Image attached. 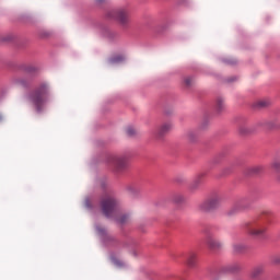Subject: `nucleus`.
<instances>
[{"instance_id": "f257e3e1", "label": "nucleus", "mask_w": 280, "mask_h": 280, "mask_svg": "<svg viewBox=\"0 0 280 280\" xmlns=\"http://www.w3.org/2000/svg\"><path fill=\"white\" fill-rule=\"evenodd\" d=\"M117 199L113 196L103 198L101 202L102 211L106 218H114L118 224H126L130 217L119 213Z\"/></svg>"}, {"instance_id": "f03ea898", "label": "nucleus", "mask_w": 280, "mask_h": 280, "mask_svg": "<svg viewBox=\"0 0 280 280\" xmlns=\"http://www.w3.org/2000/svg\"><path fill=\"white\" fill-rule=\"evenodd\" d=\"M49 95V85L40 83L35 90L27 94L26 100L34 105L36 113H43L47 97Z\"/></svg>"}, {"instance_id": "7ed1b4c3", "label": "nucleus", "mask_w": 280, "mask_h": 280, "mask_svg": "<svg viewBox=\"0 0 280 280\" xmlns=\"http://www.w3.org/2000/svg\"><path fill=\"white\" fill-rule=\"evenodd\" d=\"M247 231L249 235L261 237L266 235V231H268V221L264 217L258 215L250 223H248Z\"/></svg>"}, {"instance_id": "20e7f679", "label": "nucleus", "mask_w": 280, "mask_h": 280, "mask_svg": "<svg viewBox=\"0 0 280 280\" xmlns=\"http://www.w3.org/2000/svg\"><path fill=\"white\" fill-rule=\"evenodd\" d=\"M107 16L117 21L121 27H128L130 23V14L125 9L112 10L107 13Z\"/></svg>"}, {"instance_id": "39448f33", "label": "nucleus", "mask_w": 280, "mask_h": 280, "mask_svg": "<svg viewBox=\"0 0 280 280\" xmlns=\"http://www.w3.org/2000/svg\"><path fill=\"white\" fill-rule=\"evenodd\" d=\"M221 198L220 196H214L206 200L199 206L200 211L207 212L212 211V209H218L220 207Z\"/></svg>"}, {"instance_id": "423d86ee", "label": "nucleus", "mask_w": 280, "mask_h": 280, "mask_svg": "<svg viewBox=\"0 0 280 280\" xmlns=\"http://www.w3.org/2000/svg\"><path fill=\"white\" fill-rule=\"evenodd\" d=\"M112 165L117 172H121V170H126L128 161L126 160V158H112Z\"/></svg>"}, {"instance_id": "0eeeda50", "label": "nucleus", "mask_w": 280, "mask_h": 280, "mask_svg": "<svg viewBox=\"0 0 280 280\" xmlns=\"http://www.w3.org/2000/svg\"><path fill=\"white\" fill-rule=\"evenodd\" d=\"M206 244L211 250H220V248H222V242L215 240L211 235L207 236Z\"/></svg>"}, {"instance_id": "6e6552de", "label": "nucleus", "mask_w": 280, "mask_h": 280, "mask_svg": "<svg viewBox=\"0 0 280 280\" xmlns=\"http://www.w3.org/2000/svg\"><path fill=\"white\" fill-rule=\"evenodd\" d=\"M172 122L163 124L158 130V137H164V135H167V132L172 130Z\"/></svg>"}, {"instance_id": "1a4fd4ad", "label": "nucleus", "mask_w": 280, "mask_h": 280, "mask_svg": "<svg viewBox=\"0 0 280 280\" xmlns=\"http://www.w3.org/2000/svg\"><path fill=\"white\" fill-rule=\"evenodd\" d=\"M186 261L189 268H194V266H196V261H198V255L196 253L188 254Z\"/></svg>"}, {"instance_id": "9d476101", "label": "nucleus", "mask_w": 280, "mask_h": 280, "mask_svg": "<svg viewBox=\"0 0 280 280\" xmlns=\"http://www.w3.org/2000/svg\"><path fill=\"white\" fill-rule=\"evenodd\" d=\"M266 270V268L264 267V265H259L257 267H255L252 270V277L253 279H257V277H259L260 275H264V271Z\"/></svg>"}, {"instance_id": "9b49d317", "label": "nucleus", "mask_w": 280, "mask_h": 280, "mask_svg": "<svg viewBox=\"0 0 280 280\" xmlns=\"http://www.w3.org/2000/svg\"><path fill=\"white\" fill-rule=\"evenodd\" d=\"M215 108L218 113H222L226 108V104L224 103V100L222 97L217 98Z\"/></svg>"}, {"instance_id": "f8f14e48", "label": "nucleus", "mask_w": 280, "mask_h": 280, "mask_svg": "<svg viewBox=\"0 0 280 280\" xmlns=\"http://www.w3.org/2000/svg\"><path fill=\"white\" fill-rule=\"evenodd\" d=\"M119 62H124V56L115 55L108 59V65H117Z\"/></svg>"}, {"instance_id": "ddd939ff", "label": "nucleus", "mask_w": 280, "mask_h": 280, "mask_svg": "<svg viewBox=\"0 0 280 280\" xmlns=\"http://www.w3.org/2000/svg\"><path fill=\"white\" fill-rule=\"evenodd\" d=\"M200 183H202V175H198L195 180L190 185L191 191H196L198 187H200Z\"/></svg>"}, {"instance_id": "4468645a", "label": "nucleus", "mask_w": 280, "mask_h": 280, "mask_svg": "<svg viewBox=\"0 0 280 280\" xmlns=\"http://www.w3.org/2000/svg\"><path fill=\"white\" fill-rule=\"evenodd\" d=\"M233 253H244L246 250V246L242 243H235L232 246Z\"/></svg>"}, {"instance_id": "2eb2a0df", "label": "nucleus", "mask_w": 280, "mask_h": 280, "mask_svg": "<svg viewBox=\"0 0 280 280\" xmlns=\"http://www.w3.org/2000/svg\"><path fill=\"white\" fill-rule=\"evenodd\" d=\"M245 208H246V205L244 203V200L238 201L234 205L230 213H235V211H242V209H245Z\"/></svg>"}, {"instance_id": "dca6fc26", "label": "nucleus", "mask_w": 280, "mask_h": 280, "mask_svg": "<svg viewBox=\"0 0 280 280\" xmlns=\"http://www.w3.org/2000/svg\"><path fill=\"white\" fill-rule=\"evenodd\" d=\"M255 106H256V108H268V106H270V101H268V100L258 101L255 104Z\"/></svg>"}, {"instance_id": "f3484780", "label": "nucleus", "mask_w": 280, "mask_h": 280, "mask_svg": "<svg viewBox=\"0 0 280 280\" xmlns=\"http://www.w3.org/2000/svg\"><path fill=\"white\" fill-rule=\"evenodd\" d=\"M110 259H112L114 266H117V268H124L126 266V262L115 258V256H112Z\"/></svg>"}, {"instance_id": "a211bd4d", "label": "nucleus", "mask_w": 280, "mask_h": 280, "mask_svg": "<svg viewBox=\"0 0 280 280\" xmlns=\"http://www.w3.org/2000/svg\"><path fill=\"white\" fill-rule=\"evenodd\" d=\"M174 202L177 205H180V202H185V196L183 195H175L173 198Z\"/></svg>"}, {"instance_id": "6ab92c4d", "label": "nucleus", "mask_w": 280, "mask_h": 280, "mask_svg": "<svg viewBox=\"0 0 280 280\" xmlns=\"http://www.w3.org/2000/svg\"><path fill=\"white\" fill-rule=\"evenodd\" d=\"M184 82H185V85H186V86H191V84H194V78L187 77V78L184 80Z\"/></svg>"}, {"instance_id": "aec40b11", "label": "nucleus", "mask_w": 280, "mask_h": 280, "mask_svg": "<svg viewBox=\"0 0 280 280\" xmlns=\"http://www.w3.org/2000/svg\"><path fill=\"white\" fill-rule=\"evenodd\" d=\"M272 170H275L276 172H280V162L276 161L271 164Z\"/></svg>"}, {"instance_id": "412c9836", "label": "nucleus", "mask_w": 280, "mask_h": 280, "mask_svg": "<svg viewBox=\"0 0 280 280\" xmlns=\"http://www.w3.org/2000/svg\"><path fill=\"white\" fill-rule=\"evenodd\" d=\"M126 132H127V135H128L129 137H133V135L136 133V130H135V128H132V127H128L127 130H126Z\"/></svg>"}, {"instance_id": "4be33fe9", "label": "nucleus", "mask_w": 280, "mask_h": 280, "mask_svg": "<svg viewBox=\"0 0 280 280\" xmlns=\"http://www.w3.org/2000/svg\"><path fill=\"white\" fill-rule=\"evenodd\" d=\"M187 137L190 141H196V133L194 131H189Z\"/></svg>"}, {"instance_id": "5701e85b", "label": "nucleus", "mask_w": 280, "mask_h": 280, "mask_svg": "<svg viewBox=\"0 0 280 280\" xmlns=\"http://www.w3.org/2000/svg\"><path fill=\"white\" fill-rule=\"evenodd\" d=\"M240 132L241 135H248V132H250V129L245 127H240Z\"/></svg>"}, {"instance_id": "b1692460", "label": "nucleus", "mask_w": 280, "mask_h": 280, "mask_svg": "<svg viewBox=\"0 0 280 280\" xmlns=\"http://www.w3.org/2000/svg\"><path fill=\"white\" fill-rule=\"evenodd\" d=\"M97 231H98V233H100L101 235L106 234V229H104V228H97Z\"/></svg>"}, {"instance_id": "393cba45", "label": "nucleus", "mask_w": 280, "mask_h": 280, "mask_svg": "<svg viewBox=\"0 0 280 280\" xmlns=\"http://www.w3.org/2000/svg\"><path fill=\"white\" fill-rule=\"evenodd\" d=\"M260 171H261V167H259V166H257V167L254 168V172H256V173H257V172H260Z\"/></svg>"}, {"instance_id": "a878e982", "label": "nucleus", "mask_w": 280, "mask_h": 280, "mask_svg": "<svg viewBox=\"0 0 280 280\" xmlns=\"http://www.w3.org/2000/svg\"><path fill=\"white\" fill-rule=\"evenodd\" d=\"M273 261L275 264H280V257L276 258Z\"/></svg>"}, {"instance_id": "bb28decb", "label": "nucleus", "mask_w": 280, "mask_h": 280, "mask_svg": "<svg viewBox=\"0 0 280 280\" xmlns=\"http://www.w3.org/2000/svg\"><path fill=\"white\" fill-rule=\"evenodd\" d=\"M22 86H27V84L25 83V81H21Z\"/></svg>"}, {"instance_id": "cd10ccee", "label": "nucleus", "mask_w": 280, "mask_h": 280, "mask_svg": "<svg viewBox=\"0 0 280 280\" xmlns=\"http://www.w3.org/2000/svg\"><path fill=\"white\" fill-rule=\"evenodd\" d=\"M1 121H3V115L2 114H0V124H1Z\"/></svg>"}, {"instance_id": "c85d7f7f", "label": "nucleus", "mask_w": 280, "mask_h": 280, "mask_svg": "<svg viewBox=\"0 0 280 280\" xmlns=\"http://www.w3.org/2000/svg\"><path fill=\"white\" fill-rule=\"evenodd\" d=\"M258 126H264V122H258Z\"/></svg>"}]
</instances>
